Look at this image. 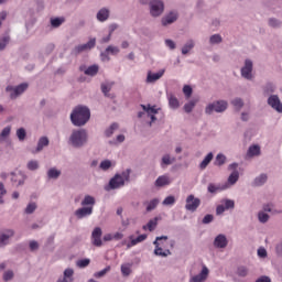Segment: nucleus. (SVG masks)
Segmentation results:
<instances>
[{
	"label": "nucleus",
	"instance_id": "obj_15",
	"mask_svg": "<svg viewBox=\"0 0 282 282\" xmlns=\"http://www.w3.org/2000/svg\"><path fill=\"white\" fill-rule=\"evenodd\" d=\"M221 191H228V184L209 183L207 186V192L210 193V195H217V193H221Z\"/></svg>",
	"mask_w": 282,
	"mask_h": 282
},
{
	"label": "nucleus",
	"instance_id": "obj_14",
	"mask_svg": "<svg viewBox=\"0 0 282 282\" xmlns=\"http://www.w3.org/2000/svg\"><path fill=\"white\" fill-rule=\"evenodd\" d=\"M178 17L180 14L177 13V11H171L161 19V24L163 25V28H166V25H173V23L177 21Z\"/></svg>",
	"mask_w": 282,
	"mask_h": 282
},
{
	"label": "nucleus",
	"instance_id": "obj_53",
	"mask_svg": "<svg viewBox=\"0 0 282 282\" xmlns=\"http://www.w3.org/2000/svg\"><path fill=\"white\" fill-rule=\"evenodd\" d=\"M118 129V123H112L108 129L105 131L106 138H111L113 135V131Z\"/></svg>",
	"mask_w": 282,
	"mask_h": 282
},
{
	"label": "nucleus",
	"instance_id": "obj_46",
	"mask_svg": "<svg viewBox=\"0 0 282 282\" xmlns=\"http://www.w3.org/2000/svg\"><path fill=\"white\" fill-rule=\"evenodd\" d=\"M231 105L237 109V111H241V109H243V99L236 97L231 100Z\"/></svg>",
	"mask_w": 282,
	"mask_h": 282
},
{
	"label": "nucleus",
	"instance_id": "obj_1",
	"mask_svg": "<svg viewBox=\"0 0 282 282\" xmlns=\"http://www.w3.org/2000/svg\"><path fill=\"white\" fill-rule=\"evenodd\" d=\"M91 119V110L84 105L76 106L70 112V122L74 127H85Z\"/></svg>",
	"mask_w": 282,
	"mask_h": 282
},
{
	"label": "nucleus",
	"instance_id": "obj_30",
	"mask_svg": "<svg viewBox=\"0 0 282 282\" xmlns=\"http://www.w3.org/2000/svg\"><path fill=\"white\" fill-rule=\"evenodd\" d=\"M194 47H195V40H187L181 50L183 56H186V54H188L191 50H194Z\"/></svg>",
	"mask_w": 282,
	"mask_h": 282
},
{
	"label": "nucleus",
	"instance_id": "obj_60",
	"mask_svg": "<svg viewBox=\"0 0 282 282\" xmlns=\"http://www.w3.org/2000/svg\"><path fill=\"white\" fill-rule=\"evenodd\" d=\"M72 276H74V269L68 268V269L64 270V278H62V279H65L66 281H67V279H69V281H74V279Z\"/></svg>",
	"mask_w": 282,
	"mask_h": 282
},
{
	"label": "nucleus",
	"instance_id": "obj_36",
	"mask_svg": "<svg viewBox=\"0 0 282 282\" xmlns=\"http://www.w3.org/2000/svg\"><path fill=\"white\" fill-rule=\"evenodd\" d=\"M47 177L48 180H58V177H61V170L56 167H51L47 171Z\"/></svg>",
	"mask_w": 282,
	"mask_h": 282
},
{
	"label": "nucleus",
	"instance_id": "obj_20",
	"mask_svg": "<svg viewBox=\"0 0 282 282\" xmlns=\"http://www.w3.org/2000/svg\"><path fill=\"white\" fill-rule=\"evenodd\" d=\"M208 267L204 265L200 273L191 278L189 282H204L208 279Z\"/></svg>",
	"mask_w": 282,
	"mask_h": 282
},
{
	"label": "nucleus",
	"instance_id": "obj_33",
	"mask_svg": "<svg viewBox=\"0 0 282 282\" xmlns=\"http://www.w3.org/2000/svg\"><path fill=\"white\" fill-rule=\"evenodd\" d=\"M167 241L169 240V236H159L155 238V240L153 241V246H155L154 248V254L158 257V254L160 253V250H162V248L160 247V241Z\"/></svg>",
	"mask_w": 282,
	"mask_h": 282
},
{
	"label": "nucleus",
	"instance_id": "obj_25",
	"mask_svg": "<svg viewBox=\"0 0 282 282\" xmlns=\"http://www.w3.org/2000/svg\"><path fill=\"white\" fill-rule=\"evenodd\" d=\"M267 182H268V174L262 173L253 180V182L251 183V186H254V187L263 186Z\"/></svg>",
	"mask_w": 282,
	"mask_h": 282
},
{
	"label": "nucleus",
	"instance_id": "obj_41",
	"mask_svg": "<svg viewBox=\"0 0 282 282\" xmlns=\"http://www.w3.org/2000/svg\"><path fill=\"white\" fill-rule=\"evenodd\" d=\"M227 158L225 156V154L224 153H218L217 155H216V160H215V166H224V164H226V162H227Z\"/></svg>",
	"mask_w": 282,
	"mask_h": 282
},
{
	"label": "nucleus",
	"instance_id": "obj_43",
	"mask_svg": "<svg viewBox=\"0 0 282 282\" xmlns=\"http://www.w3.org/2000/svg\"><path fill=\"white\" fill-rule=\"evenodd\" d=\"M159 204H160L159 198H153L152 200H150L147 206V213H151V210H155Z\"/></svg>",
	"mask_w": 282,
	"mask_h": 282
},
{
	"label": "nucleus",
	"instance_id": "obj_52",
	"mask_svg": "<svg viewBox=\"0 0 282 282\" xmlns=\"http://www.w3.org/2000/svg\"><path fill=\"white\" fill-rule=\"evenodd\" d=\"M4 195H8V189H6V185H3L2 182H0V205L6 204V200H3Z\"/></svg>",
	"mask_w": 282,
	"mask_h": 282
},
{
	"label": "nucleus",
	"instance_id": "obj_8",
	"mask_svg": "<svg viewBox=\"0 0 282 282\" xmlns=\"http://www.w3.org/2000/svg\"><path fill=\"white\" fill-rule=\"evenodd\" d=\"M95 47L96 37H93L87 43L75 46L72 51V54L73 56H78V54H83V52H89V50H94Z\"/></svg>",
	"mask_w": 282,
	"mask_h": 282
},
{
	"label": "nucleus",
	"instance_id": "obj_38",
	"mask_svg": "<svg viewBox=\"0 0 282 282\" xmlns=\"http://www.w3.org/2000/svg\"><path fill=\"white\" fill-rule=\"evenodd\" d=\"M223 42H224V37H221V34H219V33L213 34L209 37L210 45H219V43H223Z\"/></svg>",
	"mask_w": 282,
	"mask_h": 282
},
{
	"label": "nucleus",
	"instance_id": "obj_56",
	"mask_svg": "<svg viewBox=\"0 0 282 282\" xmlns=\"http://www.w3.org/2000/svg\"><path fill=\"white\" fill-rule=\"evenodd\" d=\"M170 164H173V161H171V155L169 154L163 155L161 161L162 169H164V166H170Z\"/></svg>",
	"mask_w": 282,
	"mask_h": 282
},
{
	"label": "nucleus",
	"instance_id": "obj_16",
	"mask_svg": "<svg viewBox=\"0 0 282 282\" xmlns=\"http://www.w3.org/2000/svg\"><path fill=\"white\" fill-rule=\"evenodd\" d=\"M166 69H161L158 73H152L151 70L148 72L147 75V79L145 83H148L149 85L153 84V83H158V80H160V78H162V76H164Z\"/></svg>",
	"mask_w": 282,
	"mask_h": 282
},
{
	"label": "nucleus",
	"instance_id": "obj_31",
	"mask_svg": "<svg viewBox=\"0 0 282 282\" xmlns=\"http://www.w3.org/2000/svg\"><path fill=\"white\" fill-rule=\"evenodd\" d=\"M237 182H239V171H234L227 180V185L228 188H230V186H235V184H237Z\"/></svg>",
	"mask_w": 282,
	"mask_h": 282
},
{
	"label": "nucleus",
	"instance_id": "obj_48",
	"mask_svg": "<svg viewBox=\"0 0 282 282\" xmlns=\"http://www.w3.org/2000/svg\"><path fill=\"white\" fill-rule=\"evenodd\" d=\"M258 221L260 224H268V221H270V215H268L265 212H259Z\"/></svg>",
	"mask_w": 282,
	"mask_h": 282
},
{
	"label": "nucleus",
	"instance_id": "obj_3",
	"mask_svg": "<svg viewBox=\"0 0 282 282\" xmlns=\"http://www.w3.org/2000/svg\"><path fill=\"white\" fill-rule=\"evenodd\" d=\"M82 208L75 210V217L78 219H85L94 215V206H96V198L91 195H86L82 200Z\"/></svg>",
	"mask_w": 282,
	"mask_h": 282
},
{
	"label": "nucleus",
	"instance_id": "obj_10",
	"mask_svg": "<svg viewBox=\"0 0 282 282\" xmlns=\"http://www.w3.org/2000/svg\"><path fill=\"white\" fill-rule=\"evenodd\" d=\"M15 231L14 229H2L0 231V248H6V246H10V241L12 237H14Z\"/></svg>",
	"mask_w": 282,
	"mask_h": 282
},
{
	"label": "nucleus",
	"instance_id": "obj_49",
	"mask_svg": "<svg viewBox=\"0 0 282 282\" xmlns=\"http://www.w3.org/2000/svg\"><path fill=\"white\" fill-rule=\"evenodd\" d=\"M107 272H111V265H107L104 270H101L99 272H95L94 276H95V279H102V276H105V274H107Z\"/></svg>",
	"mask_w": 282,
	"mask_h": 282
},
{
	"label": "nucleus",
	"instance_id": "obj_54",
	"mask_svg": "<svg viewBox=\"0 0 282 282\" xmlns=\"http://www.w3.org/2000/svg\"><path fill=\"white\" fill-rule=\"evenodd\" d=\"M225 210H232L235 208V200L226 198L225 200H223Z\"/></svg>",
	"mask_w": 282,
	"mask_h": 282
},
{
	"label": "nucleus",
	"instance_id": "obj_51",
	"mask_svg": "<svg viewBox=\"0 0 282 282\" xmlns=\"http://www.w3.org/2000/svg\"><path fill=\"white\" fill-rule=\"evenodd\" d=\"M119 175H120L122 182H124V184H126V182H130V180H131V170L127 169Z\"/></svg>",
	"mask_w": 282,
	"mask_h": 282
},
{
	"label": "nucleus",
	"instance_id": "obj_34",
	"mask_svg": "<svg viewBox=\"0 0 282 282\" xmlns=\"http://www.w3.org/2000/svg\"><path fill=\"white\" fill-rule=\"evenodd\" d=\"M158 221H159V218L155 217V218L149 220L147 225H143L142 229L153 232V230H155V228H158Z\"/></svg>",
	"mask_w": 282,
	"mask_h": 282
},
{
	"label": "nucleus",
	"instance_id": "obj_37",
	"mask_svg": "<svg viewBox=\"0 0 282 282\" xmlns=\"http://www.w3.org/2000/svg\"><path fill=\"white\" fill-rule=\"evenodd\" d=\"M197 105V100L195 99H192L189 100L188 102H186L184 106H183V109L185 111V113H192L193 110L195 109V106Z\"/></svg>",
	"mask_w": 282,
	"mask_h": 282
},
{
	"label": "nucleus",
	"instance_id": "obj_28",
	"mask_svg": "<svg viewBox=\"0 0 282 282\" xmlns=\"http://www.w3.org/2000/svg\"><path fill=\"white\" fill-rule=\"evenodd\" d=\"M169 107L170 109H180V99L173 94H167Z\"/></svg>",
	"mask_w": 282,
	"mask_h": 282
},
{
	"label": "nucleus",
	"instance_id": "obj_5",
	"mask_svg": "<svg viewBox=\"0 0 282 282\" xmlns=\"http://www.w3.org/2000/svg\"><path fill=\"white\" fill-rule=\"evenodd\" d=\"M28 87H30L28 83H22L18 86L9 85L6 87V91L9 94L11 100H17L19 96H22V94L28 91Z\"/></svg>",
	"mask_w": 282,
	"mask_h": 282
},
{
	"label": "nucleus",
	"instance_id": "obj_23",
	"mask_svg": "<svg viewBox=\"0 0 282 282\" xmlns=\"http://www.w3.org/2000/svg\"><path fill=\"white\" fill-rule=\"evenodd\" d=\"M170 184H171V178L166 175L159 176L154 182V186L156 188H162L164 186H169Z\"/></svg>",
	"mask_w": 282,
	"mask_h": 282
},
{
	"label": "nucleus",
	"instance_id": "obj_47",
	"mask_svg": "<svg viewBox=\"0 0 282 282\" xmlns=\"http://www.w3.org/2000/svg\"><path fill=\"white\" fill-rule=\"evenodd\" d=\"M36 208H39V205H36V203L34 202H31L26 205L24 213L25 215H32L36 210Z\"/></svg>",
	"mask_w": 282,
	"mask_h": 282
},
{
	"label": "nucleus",
	"instance_id": "obj_57",
	"mask_svg": "<svg viewBox=\"0 0 282 282\" xmlns=\"http://www.w3.org/2000/svg\"><path fill=\"white\" fill-rule=\"evenodd\" d=\"M99 169H101V171H109L111 169V161L110 160L101 161V163L99 164Z\"/></svg>",
	"mask_w": 282,
	"mask_h": 282
},
{
	"label": "nucleus",
	"instance_id": "obj_19",
	"mask_svg": "<svg viewBox=\"0 0 282 282\" xmlns=\"http://www.w3.org/2000/svg\"><path fill=\"white\" fill-rule=\"evenodd\" d=\"M100 67L96 64L87 67L85 65L79 66V72H84L86 76H96L99 72Z\"/></svg>",
	"mask_w": 282,
	"mask_h": 282
},
{
	"label": "nucleus",
	"instance_id": "obj_2",
	"mask_svg": "<svg viewBox=\"0 0 282 282\" xmlns=\"http://www.w3.org/2000/svg\"><path fill=\"white\" fill-rule=\"evenodd\" d=\"M89 141V133L86 129H74L69 135L68 144L74 149H83Z\"/></svg>",
	"mask_w": 282,
	"mask_h": 282
},
{
	"label": "nucleus",
	"instance_id": "obj_39",
	"mask_svg": "<svg viewBox=\"0 0 282 282\" xmlns=\"http://www.w3.org/2000/svg\"><path fill=\"white\" fill-rule=\"evenodd\" d=\"M269 28H273L274 30H279L282 26V21L276 18H270L268 21Z\"/></svg>",
	"mask_w": 282,
	"mask_h": 282
},
{
	"label": "nucleus",
	"instance_id": "obj_21",
	"mask_svg": "<svg viewBox=\"0 0 282 282\" xmlns=\"http://www.w3.org/2000/svg\"><path fill=\"white\" fill-rule=\"evenodd\" d=\"M111 14V11L108 8H101L97 14L96 19L99 21V23H105V21L109 20V17Z\"/></svg>",
	"mask_w": 282,
	"mask_h": 282
},
{
	"label": "nucleus",
	"instance_id": "obj_27",
	"mask_svg": "<svg viewBox=\"0 0 282 282\" xmlns=\"http://www.w3.org/2000/svg\"><path fill=\"white\" fill-rule=\"evenodd\" d=\"M262 91H263V96H274V91H276V85H274L273 83H267L263 87H262Z\"/></svg>",
	"mask_w": 282,
	"mask_h": 282
},
{
	"label": "nucleus",
	"instance_id": "obj_45",
	"mask_svg": "<svg viewBox=\"0 0 282 282\" xmlns=\"http://www.w3.org/2000/svg\"><path fill=\"white\" fill-rule=\"evenodd\" d=\"M63 23H65V18L64 17L52 18L51 19V25L53 28H61Z\"/></svg>",
	"mask_w": 282,
	"mask_h": 282
},
{
	"label": "nucleus",
	"instance_id": "obj_4",
	"mask_svg": "<svg viewBox=\"0 0 282 282\" xmlns=\"http://www.w3.org/2000/svg\"><path fill=\"white\" fill-rule=\"evenodd\" d=\"M228 109V101L226 100H216L212 104H208L205 108V113L207 116H213V111L216 113H224Z\"/></svg>",
	"mask_w": 282,
	"mask_h": 282
},
{
	"label": "nucleus",
	"instance_id": "obj_7",
	"mask_svg": "<svg viewBox=\"0 0 282 282\" xmlns=\"http://www.w3.org/2000/svg\"><path fill=\"white\" fill-rule=\"evenodd\" d=\"M254 69V63L252 59L247 58L245 59L243 66L240 69V76L246 80H252L254 76H252V70Z\"/></svg>",
	"mask_w": 282,
	"mask_h": 282
},
{
	"label": "nucleus",
	"instance_id": "obj_11",
	"mask_svg": "<svg viewBox=\"0 0 282 282\" xmlns=\"http://www.w3.org/2000/svg\"><path fill=\"white\" fill-rule=\"evenodd\" d=\"M124 186V181L120 177V174H115L112 178H110L108 185L105 186V191H118V188H122Z\"/></svg>",
	"mask_w": 282,
	"mask_h": 282
},
{
	"label": "nucleus",
	"instance_id": "obj_44",
	"mask_svg": "<svg viewBox=\"0 0 282 282\" xmlns=\"http://www.w3.org/2000/svg\"><path fill=\"white\" fill-rule=\"evenodd\" d=\"M15 134L20 142L25 141V138H28V131H25V128H19Z\"/></svg>",
	"mask_w": 282,
	"mask_h": 282
},
{
	"label": "nucleus",
	"instance_id": "obj_9",
	"mask_svg": "<svg viewBox=\"0 0 282 282\" xmlns=\"http://www.w3.org/2000/svg\"><path fill=\"white\" fill-rule=\"evenodd\" d=\"M199 206H202V199L195 197L193 194L186 197L185 209H187L189 213H195Z\"/></svg>",
	"mask_w": 282,
	"mask_h": 282
},
{
	"label": "nucleus",
	"instance_id": "obj_17",
	"mask_svg": "<svg viewBox=\"0 0 282 282\" xmlns=\"http://www.w3.org/2000/svg\"><path fill=\"white\" fill-rule=\"evenodd\" d=\"M11 182L12 184H15L17 186H23L25 184V173L19 171V172H12L11 173Z\"/></svg>",
	"mask_w": 282,
	"mask_h": 282
},
{
	"label": "nucleus",
	"instance_id": "obj_22",
	"mask_svg": "<svg viewBox=\"0 0 282 282\" xmlns=\"http://www.w3.org/2000/svg\"><path fill=\"white\" fill-rule=\"evenodd\" d=\"M113 82H106L101 84V94H104L106 98H113V95L109 94V91H111L113 88Z\"/></svg>",
	"mask_w": 282,
	"mask_h": 282
},
{
	"label": "nucleus",
	"instance_id": "obj_59",
	"mask_svg": "<svg viewBox=\"0 0 282 282\" xmlns=\"http://www.w3.org/2000/svg\"><path fill=\"white\" fill-rule=\"evenodd\" d=\"M2 279H3L4 282L12 281L14 279V271H12V270L6 271L3 273Z\"/></svg>",
	"mask_w": 282,
	"mask_h": 282
},
{
	"label": "nucleus",
	"instance_id": "obj_62",
	"mask_svg": "<svg viewBox=\"0 0 282 282\" xmlns=\"http://www.w3.org/2000/svg\"><path fill=\"white\" fill-rule=\"evenodd\" d=\"M106 51L108 54H111L112 56H116V54H120V48L118 46L109 45Z\"/></svg>",
	"mask_w": 282,
	"mask_h": 282
},
{
	"label": "nucleus",
	"instance_id": "obj_24",
	"mask_svg": "<svg viewBox=\"0 0 282 282\" xmlns=\"http://www.w3.org/2000/svg\"><path fill=\"white\" fill-rule=\"evenodd\" d=\"M45 147H50V139L47 137H41L37 141V147L33 153H41Z\"/></svg>",
	"mask_w": 282,
	"mask_h": 282
},
{
	"label": "nucleus",
	"instance_id": "obj_50",
	"mask_svg": "<svg viewBox=\"0 0 282 282\" xmlns=\"http://www.w3.org/2000/svg\"><path fill=\"white\" fill-rule=\"evenodd\" d=\"M10 43V37L9 35H6L0 39V52H3L6 47H8V44Z\"/></svg>",
	"mask_w": 282,
	"mask_h": 282
},
{
	"label": "nucleus",
	"instance_id": "obj_40",
	"mask_svg": "<svg viewBox=\"0 0 282 282\" xmlns=\"http://www.w3.org/2000/svg\"><path fill=\"white\" fill-rule=\"evenodd\" d=\"M141 108L143 109V111L145 113H148V116H155V113H158V109L155 108V106H151V105H141Z\"/></svg>",
	"mask_w": 282,
	"mask_h": 282
},
{
	"label": "nucleus",
	"instance_id": "obj_61",
	"mask_svg": "<svg viewBox=\"0 0 282 282\" xmlns=\"http://www.w3.org/2000/svg\"><path fill=\"white\" fill-rule=\"evenodd\" d=\"M183 94L185 98H191V96H193V87H191V85H185L183 87Z\"/></svg>",
	"mask_w": 282,
	"mask_h": 282
},
{
	"label": "nucleus",
	"instance_id": "obj_42",
	"mask_svg": "<svg viewBox=\"0 0 282 282\" xmlns=\"http://www.w3.org/2000/svg\"><path fill=\"white\" fill-rule=\"evenodd\" d=\"M11 132H12V127L8 126L3 128L0 133V142H6V139L10 137Z\"/></svg>",
	"mask_w": 282,
	"mask_h": 282
},
{
	"label": "nucleus",
	"instance_id": "obj_13",
	"mask_svg": "<svg viewBox=\"0 0 282 282\" xmlns=\"http://www.w3.org/2000/svg\"><path fill=\"white\" fill-rule=\"evenodd\" d=\"M91 245L96 248L102 247V229L100 227H96L93 230V234L90 236Z\"/></svg>",
	"mask_w": 282,
	"mask_h": 282
},
{
	"label": "nucleus",
	"instance_id": "obj_58",
	"mask_svg": "<svg viewBox=\"0 0 282 282\" xmlns=\"http://www.w3.org/2000/svg\"><path fill=\"white\" fill-rule=\"evenodd\" d=\"M26 169H29V171H37L39 161H36V160L29 161L26 164Z\"/></svg>",
	"mask_w": 282,
	"mask_h": 282
},
{
	"label": "nucleus",
	"instance_id": "obj_55",
	"mask_svg": "<svg viewBox=\"0 0 282 282\" xmlns=\"http://www.w3.org/2000/svg\"><path fill=\"white\" fill-rule=\"evenodd\" d=\"M163 206H173L175 205V196L170 195L167 197L164 198V200L162 202Z\"/></svg>",
	"mask_w": 282,
	"mask_h": 282
},
{
	"label": "nucleus",
	"instance_id": "obj_35",
	"mask_svg": "<svg viewBox=\"0 0 282 282\" xmlns=\"http://www.w3.org/2000/svg\"><path fill=\"white\" fill-rule=\"evenodd\" d=\"M131 268H133V263H131V262L121 264L122 276H129L132 272Z\"/></svg>",
	"mask_w": 282,
	"mask_h": 282
},
{
	"label": "nucleus",
	"instance_id": "obj_29",
	"mask_svg": "<svg viewBox=\"0 0 282 282\" xmlns=\"http://www.w3.org/2000/svg\"><path fill=\"white\" fill-rule=\"evenodd\" d=\"M213 158H215V155L213 154V152H209L204 160L199 163V169L200 171H206V169L208 167V164H210V162H213Z\"/></svg>",
	"mask_w": 282,
	"mask_h": 282
},
{
	"label": "nucleus",
	"instance_id": "obj_12",
	"mask_svg": "<svg viewBox=\"0 0 282 282\" xmlns=\"http://www.w3.org/2000/svg\"><path fill=\"white\" fill-rule=\"evenodd\" d=\"M267 105H269L273 111H276V113H282V102L279 95L269 96L267 99Z\"/></svg>",
	"mask_w": 282,
	"mask_h": 282
},
{
	"label": "nucleus",
	"instance_id": "obj_6",
	"mask_svg": "<svg viewBox=\"0 0 282 282\" xmlns=\"http://www.w3.org/2000/svg\"><path fill=\"white\" fill-rule=\"evenodd\" d=\"M150 15L154 19L162 17L164 14V1L162 0H151L149 2Z\"/></svg>",
	"mask_w": 282,
	"mask_h": 282
},
{
	"label": "nucleus",
	"instance_id": "obj_63",
	"mask_svg": "<svg viewBox=\"0 0 282 282\" xmlns=\"http://www.w3.org/2000/svg\"><path fill=\"white\" fill-rule=\"evenodd\" d=\"M237 274L238 276H242V278L248 276V267H243V265L238 267Z\"/></svg>",
	"mask_w": 282,
	"mask_h": 282
},
{
	"label": "nucleus",
	"instance_id": "obj_26",
	"mask_svg": "<svg viewBox=\"0 0 282 282\" xmlns=\"http://www.w3.org/2000/svg\"><path fill=\"white\" fill-rule=\"evenodd\" d=\"M259 155H261V147L257 144L249 147L247 158H259Z\"/></svg>",
	"mask_w": 282,
	"mask_h": 282
},
{
	"label": "nucleus",
	"instance_id": "obj_18",
	"mask_svg": "<svg viewBox=\"0 0 282 282\" xmlns=\"http://www.w3.org/2000/svg\"><path fill=\"white\" fill-rule=\"evenodd\" d=\"M228 247V238L224 234H219L215 239H214V248H219L224 249Z\"/></svg>",
	"mask_w": 282,
	"mask_h": 282
},
{
	"label": "nucleus",
	"instance_id": "obj_32",
	"mask_svg": "<svg viewBox=\"0 0 282 282\" xmlns=\"http://www.w3.org/2000/svg\"><path fill=\"white\" fill-rule=\"evenodd\" d=\"M147 234L140 235L137 238L133 239V236H130V243H128L127 248H131L133 246H138V243H142V241H145Z\"/></svg>",
	"mask_w": 282,
	"mask_h": 282
},
{
	"label": "nucleus",
	"instance_id": "obj_64",
	"mask_svg": "<svg viewBox=\"0 0 282 282\" xmlns=\"http://www.w3.org/2000/svg\"><path fill=\"white\" fill-rule=\"evenodd\" d=\"M89 263H91V260L85 258V259L78 260L76 264H77V268H87Z\"/></svg>",
	"mask_w": 282,
	"mask_h": 282
}]
</instances>
